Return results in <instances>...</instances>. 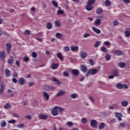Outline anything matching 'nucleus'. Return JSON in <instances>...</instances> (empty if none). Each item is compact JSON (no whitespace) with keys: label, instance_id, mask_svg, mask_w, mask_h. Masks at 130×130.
<instances>
[{"label":"nucleus","instance_id":"obj_38","mask_svg":"<svg viewBox=\"0 0 130 130\" xmlns=\"http://www.w3.org/2000/svg\"><path fill=\"white\" fill-rule=\"evenodd\" d=\"M47 29H50L52 28V24L51 23H48L46 25Z\"/></svg>","mask_w":130,"mask_h":130},{"label":"nucleus","instance_id":"obj_25","mask_svg":"<svg viewBox=\"0 0 130 130\" xmlns=\"http://www.w3.org/2000/svg\"><path fill=\"white\" fill-rule=\"evenodd\" d=\"M121 105L123 106V107H125L128 105V102L126 101H124L121 103Z\"/></svg>","mask_w":130,"mask_h":130},{"label":"nucleus","instance_id":"obj_34","mask_svg":"<svg viewBox=\"0 0 130 130\" xmlns=\"http://www.w3.org/2000/svg\"><path fill=\"white\" fill-rule=\"evenodd\" d=\"M52 3L53 6H54V7H55V8H58V4L57 3V2L56 1H52Z\"/></svg>","mask_w":130,"mask_h":130},{"label":"nucleus","instance_id":"obj_14","mask_svg":"<svg viewBox=\"0 0 130 130\" xmlns=\"http://www.w3.org/2000/svg\"><path fill=\"white\" fill-rule=\"evenodd\" d=\"M0 124L1 127L4 128V127H6V126H7V122H6L5 120H3L2 122H0Z\"/></svg>","mask_w":130,"mask_h":130},{"label":"nucleus","instance_id":"obj_62","mask_svg":"<svg viewBox=\"0 0 130 130\" xmlns=\"http://www.w3.org/2000/svg\"><path fill=\"white\" fill-rule=\"evenodd\" d=\"M120 126H121V127H124V126H125V123H121L120 124Z\"/></svg>","mask_w":130,"mask_h":130},{"label":"nucleus","instance_id":"obj_56","mask_svg":"<svg viewBox=\"0 0 130 130\" xmlns=\"http://www.w3.org/2000/svg\"><path fill=\"white\" fill-rule=\"evenodd\" d=\"M23 60L24 61H25V62H27V61H29V57H25L23 58Z\"/></svg>","mask_w":130,"mask_h":130},{"label":"nucleus","instance_id":"obj_48","mask_svg":"<svg viewBox=\"0 0 130 130\" xmlns=\"http://www.w3.org/2000/svg\"><path fill=\"white\" fill-rule=\"evenodd\" d=\"M77 93H73L71 95V98H72V99H76V98H77Z\"/></svg>","mask_w":130,"mask_h":130},{"label":"nucleus","instance_id":"obj_37","mask_svg":"<svg viewBox=\"0 0 130 130\" xmlns=\"http://www.w3.org/2000/svg\"><path fill=\"white\" fill-rule=\"evenodd\" d=\"M10 70L8 69L5 70V74L6 75V77H9L10 76H11V74H10Z\"/></svg>","mask_w":130,"mask_h":130},{"label":"nucleus","instance_id":"obj_29","mask_svg":"<svg viewBox=\"0 0 130 130\" xmlns=\"http://www.w3.org/2000/svg\"><path fill=\"white\" fill-rule=\"evenodd\" d=\"M55 37L58 38V39H61L62 37V34L59 33V32H57L55 35Z\"/></svg>","mask_w":130,"mask_h":130},{"label":"nucleus","instance_id":"obj_60","mask_svg":"<svg viewBox=\"0 0 130 130\" xmlns=\"http://www.w3.org/2000/svg\"><path fill=\"white\" fill-rule=\"evenodd\" d=\"M68 126H72L73 125V122L69 121L67 123Z\"/></svg>","mask_w":130,"mask_h":130},{"label":"nucleus","instance_id":"obj_6","mask_svg":"<svg viewBox=\"0 0 130 130\" xmlns=\"http://www.w3.org/2000/svg\"><path fill=\"white\" fill-rule=\"evenodd\" d=\"M26 83V80L22 77L20 78L18 80V84L19 85H24Z\"/></svg>","mask_w":130,"mask_h":130},{"label":"nucleus","instance_id":"obj_23","mask_svg":"<svg viewBox=\"0 0 130 130\" xmlns=\"http://www.w3.org/2000/svg\"><path fill=\"white\" fill-rule=\"evenodd\" d=\"M105 6H106V7H110L111 6V2L109 0H106Z\"/></svg>","mask_w":130,"mask_h":130},{"label":"nucleus","instance_id":"obj_19","mask_svg":"<svg viewBox=\"0 0 130 130\" xmlns=\"http://www.w3.org/2000/svg\"><path fill=\"white\" fill-rule=\"evenodd\" d=\"M71 49L72 51H74V52H75V51H77V50H79V47H78V46H72L71 47Z\"/></svg>","mask_w":130,"mask_h":130},{"label":"nucleus","instance_id":"obj_44","mask_svg":"<svg viewBox=\"0 0 130 130\" xmlns=\"http://www.w3.org/2000/svg\"><path fill=\"white\" fill-rule=\"evenodd\" d=\"M55 107H56L57 110L59 111V112H61L62 111H63V109H62L61 107L58 106H55Z\"/></svg>","mask_w":130,"mask_h":130},{"label":"nucleus","instance_id":"obj_57","mask_svg":"<svg viewBox=\"0 0 130 130\" xmlns=\"http://www.w3.org/2000/svg\"><path fill=\"white\" fill-rule=\"evenodd\" d=\"M122 2L124 4H129L130 0H122Z\"/></svg>","mask_w":130,"mask_h":130},{"label":"nucleus","instance_id":"obj_16","mask_svg":"<svg viewBox=\"0 0 130 130\" xmlns=\"http://www.w3.org/2000/svg\"><path fill=\"white\" fill-rule=\"evenodd\" d=\"M80 57L82 59L86 58V57H87V53L84 52H80Z\"/></svg>","mask_w":130,"mask_h":130},{"label":"nucleus","instance_id":"obj_61","mask_svg":"<svg viewBox=\"0 0 130 130\" xmlns=\"http://www.w3.org/2000/svg\"><path fill=\"white\" fill-rule=\"evenodd\" d=\"M13 116L14 117H16L17 118H18V117H19V114H17V113H14L13 114Z\"/></svg>","mask_w":130,"mask_h":130},{"label":"nucleus","instance_id":"obj_13","mask_svg":"<svg viewBox=\"0 0 130 130\" xmlns=\"http://www.w3.org/2000/svg\"><path fill=\"white\" fill-rule=\"evenodd\" d=\"M92 29L93 32H95V33H96V34H100V33H101V30L95 27H92Z\"/></svg>","mask_w":130,"mask_h":130},{"label":"nucleus","instance_id":"obj_18","mask_svg":"<svg viewBox=\"0 0 130 130\" xmlns=\"http://www.w3.org/2000/svg\"><path fill=\"white\" fill-rule=\"evenodd\" d=\"M58 67H59V64L58 63L56 64V63H53L51 65V68L52 69H53V70H56V69H57Z\"/></svg>","mask_w":130,"mask_h":130},{"label":"nucleus","instance_id":"obj_42","mask_svg":"<svg viewBox=\"0 0 130 130\" xmlns=\"http://www.w3.org/2000/svg\"><path fill=\"white\" fill-rule=\"evenodd\" d=\"M57 13L58 15H62L63 14H64V11L62 10H58Z\"/></svg>","mask_w":130,"mask_h":130},{"label":"nucleus","instance_id":"obj_27","mask_svg":"<svg viewBox=\"0 0 130 130\" xmlns=\"http://www.w3.org/2000/svg\"><path fill=\"white\" fill-rule=\"evenodd\" d=\"M52 80H53V82H55V83L57 84V85H58L59 86L61 84L60 83V81H59V80H58V79H57L55 78H53Z\"/></svg>","mask_w":130,"mask_h":130},{"label":"nucleus","instance_id":"obj_40","mask_svg":"<svg viewBox=\"0 0 130 130\" xmlns=\"http://www.w3.org/2000/svg\"><path fill=\"white\" fill-rule=\"evenodd\" d=\"M105 57L107 61H108V60H110V59L111 58L110 55H109V54H107Z\"/></svg>","mask_w":130,"mask_h":130},{"label":"nucleus","instance_id":"obj_24","mask_svg":"<svg viewBox=\"0 0 130 130\" xmlns=\"http://www.w3.org/2000/svg\"><path fill=\"white\" fill-rule=\"evenodd\" d=\"M86 9L88 11H92L93 9V6H92V5H90L89 4H87L86 7Z\"/></svg>","mask_w":130,"mask_h":130},{"label":"nucleus","instance_id":"obj_41","mask_svg":"<svg viewBox=\"0 0 130 130\" xmlns=\"http://www.w3.org/2000/svg\"><path fill=\"white\" fill-rule=\"evenodd\" d=\"M100 43H101V41H96L94 45V47L97 48L100 45Z\"/></svg>","mask_w":130,"mask_h":130},{"label":"nucleus","instance_id":"obj_35","mask_svg":"<svg viewBox=\"0 0 130 130\" xmlns=\"http://www.w3.org/2000/svg\"><path fill=\"white\" fill-rule=\"evenodd\" d=\"M103 12V9L102 8H98L96 9V13L98 15L101 14Z\"/></svg>","mask_w":130,"mask_h":130},{"label":"nucleus","instance_id":"obj_9","mask_svg":"<svg viewBox=\"0 0 130 130\" xmlns=\"http://www.w3.org/2000/svg\"><path fill=\"white\" fill-rule=\"evenodd\" d=\"M54 89V87H52L49 85H45L44 86V90H46V91H51Z\"/></svg>","mask_w":130,"mask_h":130},{"label":"nucleus","instance_id":"obj_20","mask_svg":"<svg viewBox=\"0 0 130 130\" xmlns=\"http://www.w3.org/2000/svg\"><path fill=\"white\" fill-rule=\"evenodd\" d=\"M5 87H6V86L4 84H1V87L0 89V95H2V94L4 93V90H5Z\"/></svg>","mask_w":130,"mask_h":130},{"label":"nucleus","instance_id":"obj_54","mask_svg":"<svg viewBox=\"0 0 130 130\" xmlns=\"http://www.w3.org/2000/svg\"><path fill=\"white\" fill-rule=\"evenodd\" d=\"M8 122L9 123H12V124H14L16 123V121L13 119V120H11L8 121Z\"/></svg>","mask_w":130,"mask_h":130},{"label":"nucleus","instance_id":"obj_1","mask_svg":"<svg viewBox=\"0 0 130 130\" xmlns=\"http://www.w3.org/2000/svg\"><path fill=\"white\" fill-rule=\"evenodd\" d=\"M116 87L117 89H121L123 88V89H128V86H127L125 84H121V83H117L116 85Z\"/></svg>","mask_w":130,"mask_h":130},{"label":"nucleus","instance_id":"obj_26","mask_svg":"<svg viewBox=\"0 0 130 130\" xmlns=\"http://www.w3.org/2000/svg\"><path fill=\"white\" fill-rule=\"evenodd\" d=\"M101 51H102V52L106 53L108 52V50L107 49V48L102 46L101 48Z\"/></svg>","mask_w":130,"mask_h":130},{"label":"nucleus","instance_id":"obj_32","mask_svg":"<svg viewBox=\"0 0 130 130\" xmlns=\"http://www.w3.org/2000/svg\"><path fill=\"white\" fill-rule=\"evenodd\" d=\"M40 119H47V116L44 114H41L39 116Z\"/></svg>","mask_w":130,"mask_h":130},{"label":"nucleus","instance_id":"obj_5","mask_svg":"<svg viewBox=\"0 0 130 130\" xmlns=\"http://www.w3.org/2000/svg\"><path fill=\"white\" fill-rule=\"evenodd\" d=\"M80 70L81 72H82V73H86L87 72H88V68H87L86 66L82 65L80 67Z\"/></svg>","mask_w":130,"mask_h":130},{"label":"nucleus","instance_id":"obj_59","mask_svg":"<svg viewBox=\"0 0 130 130\" xmlns=\"http://www.w3.org/2000/svg\"><path fill=\"white\" fill-rule=\"evenodd\" d=\"M89 36H90V34L86 33L84 35L83 37H84V38H87V37H89Z\"/></svg>","mask_w":130,"mask_h":130},{"label":"nucleus","instance_id":"obj_22","mask_svg":"<svg viewBox=\"0 0 130 130\" xmlns=\"http://www.w3.org/2000/svg\"><path fill=\"white\" fill-rule=\"evenodd\" d=\"M6 57V52L5 51H2L0 52V58L1 59H4L5 57Z\"/></svg>","mask_w":130,"mask_h":130},{"label":"nucleus","instance_id":"obj_10","mask_svg":"<svg viewBox=\"0 0 130 130\" xmlns=\"http://www.w3.org/2000/svg\"><path fill=\"white\" fill-rule=\"evenodd\" d=\"M118 66L121 69H124L126 67V64L124 62H120L118 63Z\"/></svg>","mask_w":130,"mask_h":130},{"label":"nucleus","instance_id":"obj_50","mask_svg":"<svg viewBox=\"0 0 130 130\" xmlns=\"http://www.w3.org/2000/svg\"><path fill=\"white\" fill-rule=\"evenodd\" d=\"M8 62L9 64H12L14 62V59H9L8 60Z\"/></svg>","mask_w":130,"mask_h":130},{"label":"nucleus","instance_id":"obj_30","mask_svg":"<svg viewBox=\"0 0 130 130\" xmlns=\"http://www.w3.org/2000/svg\"><path fill=\"white\" fill-rule=\"evenodd\" d=\"M105 127V123L102 122L101 123L100 125L99 126V129H103Z\"/></svg>","mask_w":130,"mask_h":130},{"label":"nucleus","instance_id":"obj_55","mask_svg":"<svg viewBox=\"0 0 130 130\" xmlns=\"http://www.w3.org/2000/svg\"><path fill=\"white\" fill-rule=\"evenodd\" d=\"M24 126V124L23 123H19L17 124V127L19 128H22Z\"/></svg>","mask_w":130,"mask_h":130},{"label":"nucleus","instance_id":"obj_51","mask_svg":"<svg viewBox=\"0 0 130 130\" xmlns=\"http://www.w3.org/2000/svg\"><path fill=\"white\" fill-rule=\"evenodd\" d=\"M63 75L64 77H69V72H68V71H64L63 72Z\"/></svg>","mask_w":130,"mask_h":130},{"label":"nucleus","instance_id":"obj_63","mask_svg":"<svg viewBox=\"0 0 130 130\" xmlns=\"http://www.w3.org/2000/svg\"><path fill=\"white\" fill-rule=\"evenodd\" d=\"M25 118H27V119H31V118H32V117H31L30 115H27L25 116Z\"/></svg>","mask_w":130,"mask_h":130},{"label":"nucleus","instance_id":"obj_39","mask_svg":"<svg viewBox=\"0 0 130 130\" xmlns=\"http://www.w3.org/2000/svg\"><path fill=\"white\" fill-rule=\"evenodd\" d=\"M54 24H55V25H56V26L57 27H60V26H61L60 22L59 20H56L55 21Z\"/></svg>","mask_w":130,"mask_h":130},{"label":"nucleus","instance_id":"obj_47","mask_svg":"<svg viewBox=\"0 0 130 130\" xmlns=\"http://www.w3.org/2000/svg\"><path fill=\"white\" fill-rule=\"evenodd\" d=\"M81 122L83 123V124H86L87 123V119L85 118H83L81 119Z\"/></svg>","mask_w":130,"mask_h":130},{"label":"nucleus","instance_id":"obj_31","mask_svg":"<svg viewBox=\"0 0 130 130\" xmlns=\"http://www.w3.org/2000/svg\"><path fill=\"white\" fill-rule=\"evenodd\" d=\"M119 76V70L115 69L114 70V77H118Z\"/></svg>","mask_w":130,"mask_h":130},{"label":"nucleus","instance_id":"obj_53","mask_svg":"<svg viewBox=\"0 0 130 130\" xmlns=\"http://www.w3.org/2000/svg\"><path fill=\"white\" fill-rule=\"evenodd\" d=\"M89 62H90L91 66H94V64H95V62H94V60L92 59H89Z\"/></svg>","mask_w":130,"mask_h":130},{"label":"nucleus","instance_id":"obj_45","mask_svg":"<svg viewBox=\"0 0 130 130\" xmlns=\"http://www.w3.org/2000/svg\"><path fill=\"white\" fill-rule=\"evenodd\" d=\"M24 34L25 35H31V31L29 30L28 29H26L24 31Z\"/></svg>","mask_w":130,"mask_h":130},{"label":"nucleus","instance_id":"obj_46","mask_svg":"<svg viewBox=\"0 0 130 130\" xmlns=\"http://www.w3.org/2000/svg\"><path fill=\"white\" fill-rule=\"evenodd\" d=\"M63 50L66 52H68V51H70V47H68V46L64 47Z\"/></svg>","mask_w":130,"mask_h":130},{"label":"nucleus","instance_id":"obj_21","mask_svg":"<svg viewBox=\"0 0 130 130\" xmlns=\"http://www.w3.org/2000/svg\"><path fill=\"white\" fill-rule=\"evenodd\" d=\"M57 57L59 58L60 60V61H63V59H62V55L61 54V53L59 52L57 53Z\"/></svg>","mask_w":130,"mask_h":130},{"label":"nucleus","instance_id":"obj_49","mask_svg":"<svg viewBox=\"0 0 130 130\" xmlns=\"http://www.w3.org/2000/svg\"><path fill=\"white\" fill-rule=\"evenodd\" d=\"M10 106H11V105H10V103H7V104L4 106V108H5V109H9V108H10Z\"/></svg>","mask_w":130,"mask_h":130},{"label":"nucleus","instance_id":"obj_58","mask_svg":"<svg viewBox=\"0 0 130 130\" xmlns=\"http://www.w3.org/2000/svg\"><path fill=\"white\" fill-rule=\"evenodd\" d=\"M12 81L13 83H15V84H17V83H18V80L16 78H13Z\"/></svg>","mask_w":130,"mask_h":130},{"label":"nucleus","instance_id":"obj_33","mask_svg":"<svg viewBox=\"0 0 130 130\" xmlns=\"http://www.w3.org/2000/svg\"><path fill=\"white\" fill-rule=\"evenodd\" d=\"M95 0H88L87 2V5H90V6H92V5H94L95 4Z\"/></svg>","mask_w":130,"mask_h":130},{"label":"nucleus","instance_id":"obj_3","mask_svg":"<svg viewBox=\"0 0 130 130\" xmlns=\"http://www.w3.org/2000/svg\"><path fill=\"white\" fill-rule=\"evenodd\" d=\"M56 107H54L52 110H51V113L52 115L53 116H56L57 115H58V111L56 109Z\"/></svg>","mask_w":130,"mask_h":130},{"label":"nucleus","instance_id":"obj_2","mask_svg":"<svg viewBox=\"0 0 130 130\" xmlns=\"http://www.w3.org/2000/svg\"><path fill=\"white\" fill-rule=\"evenodd\" d=\"M98 124V122L95 120L92 119L90 120V125L92 127H94L95 128H97V125Z\"/></svg>","mask_w":130,"mask_h":130},{"label":"nucleus","instance_id":"obj_17","mask_svg":"<svg viewBox=\"0 0 130 130\" xmlns=\"http://www.w3.org/2000/svg\"><path fill=\"white\" fill-rule=\"evenodd\" d=\"M72 74H73L74 76H79L80 72H79V70L77 69H74L72 71Z\"/></svg>","mask_w":130,"mask_h":130},{"label":"nucleus","instance_id":"obj_7","mask_svg":"<svg viewBox=\"0 0 130 130\" xmlns=\"http://www.w3.org/2000/svg\"><path fill=\"white\" fill-rule=\"evenodd\" d=\"M115 117L117 118L119 121H120V120H121V117H122V114L119 113H115Z\"/></svg>","mask_w":130,"mask_h":130},{"label":"nucleus","instance_id":"obj_12","mask_svg":"<svg viewBox=\"0 0 130 130\" xmlns=\"http://www.w3.org/2000/svg\"><path fill=\"white\" fill-rule=\"evenodd\" d=\"M42 93H43V97H44L46 100L47 101L49 100V94H48L46 92H43Z\"/></svg>","mask_w":130,"mask_h":130},{"label":"nucleus","instance_id":"obj_43","mask_svg":"<svg viewBox=\"0 0 130 130\" xmlns=\"http://www.w3.org/2000/svg\"><path fill=\"white\" fill-rule=\"evenodd\" d=\"M104 44H105V45H107V48H109L110 47V42L108 41H106L104 42Z\"/></svg>","mask_w":130,"mask_h":130},{"label":"nucleus","instance_id":"obj_64","mask_svg":"<svg viewBox=\"0 0 130 130\" xmlns=\"http://www.w3.org/2000/svg\"><path fill=\"white\" fill-rule=\"evenodd\" d=\"M15 63L17 66V67H20V62H19V61L17 60L15 62Z\"/></svg>","mask_w":130,"mask_h":130},{"label":"nucleus","instance_id":"obj_28","mask_svg":"<svg viewBox=\"0 0 130 130\" xmlns=\"http://www.w3.org/2000/svg\"><path fill=\"white\" fill-rule=\"evenodd\" d=\"M115 54L116 55H123V52L121 51H115Z\"/></svg>","mask_w":130,"mask_h":130},{"label":"nucleus","instance_id":"obj_36","mask_svg":"<svg viewBox=\"0 0 130 130\" xmlns=\"http://www.w3.org/2000/svg\"><path fill=\"white\" fill-rule=\"evenodd\" d=\"M101 24V19H97L94 22V24L98 26V25H100Z\"/></svg>","mask_w":130,"mask_h":130},{"label":"nucleus","instance_id":"obj_4","mask_svg":"<svg viewBox=\"0 0 130 130\" xmlns=\"http://www.w3.org/2000/svg\"><path fill=\"white\" fill-rule=\"evenodd\" d=\"M90 75L91 76H94V75H96L98 73V70L96 69H92L88 70Z\"/></svg>","mask_w":130,"mask_h":130},{"label":"nucleus","instance_id":"obj_11","mask_svg":"<svg viewBox=\"0 0 130 130\" xmlns=\"http://www.w3.org/2000/svg\"><path fill=\"white\" fill-rule=\"evenodd\" d=\"M125 37H129L130 36V28H126V30L124 32Z\"/></svg>","mask_w":130,"mask_h":130},{"label":"nucleus","instance_id":"obj_15","mask_svg":"<svg viewBox=\"0 0 130 130\" xmlns=\"http://www.w3.org/2000/svg\"><path fill=\"white\" fill-rule=\"evenodd\" d=\"M66 94V91H60V92H58L56 95V97H59V96H63Z\"/></svg>","mask_w":130,"mask_h":130},{"label":"nucleus","instance_id":"obj_52","mask_svg":"<svg viewBox=\"0 0 130 130\" xmlns=\"http://www.w3.org/2000/svg\"><path fill=\"white\" fill-rule=\"evenodd\" d=\"M31 55L34 58L37 57V54L35 52H33L31 54Z\"/></svg>","mask_w":130,"mask_h":130},{"label":"nucleus","instance_id":"obj_8","mask_svg":"<svg viewBox=\"0 0 130 130\" xmlns=\"http://www.w3.org/2000/svg\"><path fill=\"white\" fill-rule=\"evenodd\" d=\"M11 48L12 45L11 44H6V50L7 51V53H10Z\"/></svg>","mask_w":130,"mask_h":130}]
</instances>
